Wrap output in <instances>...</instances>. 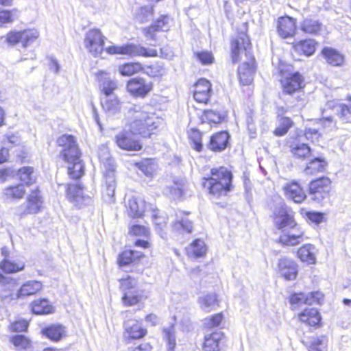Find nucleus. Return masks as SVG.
I'll return each mask as SVG.
<instances>
[{"label":"nucleus","instance_id":"nucleus-4","mask_svg":"<svg viewBox=\"0 0 351 351\" xmlns=\"http://www.w3.org/2000/svg\"><path fill=\"white\" fill-rule=\"evenodd\" d=\"M59 146L62 147L61 156L68 163V173L73 179H78L84 174V165L80 160V152L75 138L64 134L57 140Z\"/></svg>","mask_w":351,"mask_h":351},{"label":"nucleus","instance_id":"nucleus-55","mask_svg":"<svg viewBox=\"0 0 351 351\" xmlns=\"http://www.w3.org/2000/svg\"><path fill=\"white\" fill-rule=\"evenodd\" d=\"M309 298L308 294L306 295L304 293H298L292 294L290 298V302L293 308H296L300 306L303 304H308Z\"/></svg>","mask_w":351,"mask_h":351},{"label":"nucleus","instance_id":"nucleus-13","mask_svg":"<svg viewBox=\"0 0 351 351\" xmlns=\"http://www.w3.org/2000/svg\"><path fill=\"white\" fill-rule=\"evenodd\" d=\"M283 93L292 95L304 87V77L299 73H295L281 80Z\"/></svg>","mask_w":351,"mask_h":351},{"label":"nucleus","instance_id":"nucleus-35","mask_svg":"<svg viewBox=\"0 0 351 351\" xmlns=\"http://www.w3.org/2000/svg\"><path fill=\"white\" fill-rule=\"evenodd\" d=\"M301 322L309 326H316L320 322V316L317 309L314 308H306L299 315Z\"/></svg>","mask_w":351,"mask_h":351},{"label":"nucleus","instance_id":"nucleus-56","mask_svg":"<svg viewBox=\"0 0 351 351\" xmlns=\"http://www.w3.org/2000/svg\"><path fill=\"white\" fill-rule=\"evenodd\" d=\"M223 320V315L217 313L210 317L206 318L204 322V325L207 329H212L219 326Z\"/></svg>","mask_w":351,"mask_h":351},{"label":"nucleus","instance_id":"nucleus-64","mask_svg":"<svg viewBox=\"0 0 351 351\" xmlns=\"http://www.w3.org/2000/svg\"><path fill=\"white\" fill-rule=\"evenodd\" d=\"M131 233L136 236H147L149 230L143 226L135 225L131 228Z\"/></svg>","mask_w":351,"mask_h":351},{"label":"nucleus","instance_id":"nucleus-30","mask_svg":"<svg viewBox=\"0 0 351 351\" xmlns=\"http://www.w3.org/2000/svg\"><path fill=\"white\" fill-rule=\"evenodd\" d=\"M229 134L226 132L216 133L210 137L209 147L214 152H221L228 145Z\"/></svg>","mask_w":351,"mask_h":351},{"label":"nucleus","instance_id":"nucleus-19","mask_svg":"<svg viewBox=\"0 0 351 351\" xmlns=\"http://www.w3.org/2000/svg\"><path fill=\"white\" fill-rule=\"evenodd\" d=\"M170 18L163 16L154 22L150 27L144 28L143 32L148 40H156V32L158 31L167 32L169 29Z\"/></svg>","mask_w":351,"mask_h":351},{"label":"nucleus","instance_id":"nucleus-54","mask_svg":"<svg viewBox=\"0 0 351 351\" xmlns=\"http://www.w3.org/2000/svg\"><path fill=\"white\" fill-rule=\"evenodd\" d=\"M189 139L192 147L197 152H201L202 149L201 133L198 130H192L189 134Z\"/></svg>","mask_w":351,"mask_h":351},{"label":"nucleus","instance_id":"nucleus-61","mask_svg":"<svg viewBox=\"0 0 351 351\" xmlns=\"http://www.w3.org/2000/svg\"><path fill=\"white\" fill-rule=\"evenodd\" d=\"M204 119L208 122L211 123H219L221 120V116L219 113L216 112L211 110H205Z\"/></svg>","mask_w":351,"mask_h":351},{"label":"nucleus","instance_id":"nucleus-12","mask_svg":"<svg viewBox=\"0 0 351 351\" xmlns=\"http://www.w3.org/2000/svg\"><path fill=\"white\" fill-rule=\"evenodd\" d=\"M274 222L276 227L284 230L298 224L293 219V216L289 213L287 208L284 206L278 207L274 212Z\"/></svg>","mask_w":351,"mask_h":351},{"label":"nucleus","instance_id":"nucleus-2","mask_svg":"<svg viewBox=\"0 0 351 351\" xmlns=\"http://www.w3.org/2000/svg\"><path fill=\"white\" fill-rule=\"evenodd\" d=\"M106 37L98 29L88 30L84 38V45L86 50L93 56H98L104 50ZM110 55L122 54L130 56L156 57L157 51L154 49H147L138 45L127 44L122 46L112 45L105 48Z\"/></svg>","mask_w":351,"mask_h":351},{"label":"nucleus","instance_id":"nucleus-52","mask_svg":"<svg viewBox=\"0 0 351 351\" xmlns=\"http://www.w3.org/2000/svg\"><path fill=\"white\" fill-rule=\"evenodd\" d=\"M164 338L167 342L168 351H174V348L176 345V330L175 328L171 326L163 330Z\"/></svg>","mask_w":351,"mask_h":351},{"label":"nucleus","instance_id":"nucleus-42","mask_svg":"<svg viewBox=\"0 0 351 351\" xmlns=\"http://www.w3.org/2000/svg\"><path fill=\"white\" fill-rule=\"evenodd\" d=\"M98 156L99 160L104 164L106 168L104 173H107L108 171H112L114 173L113 160L110 156L108 147L106 146H102L100 147L99 149Z\"/></svg>","mask_w":351,"mask_h":351},{"label":"nucleus","instance_id":"nucleus-45","mask_svg":"<svg viewBox=\"0 0 351 351\" xmlns=\"http://www.w3.org/2000/svg\"><path fill=\"white\" fill-rule=\"evenodd\" d=\"M64 332V328L60 325H53L43 330V333L54 341H59Z\"/></svg>","mask_w":351,"mask_h":351},{"label":"nucleus","instance_id":"nucleus-26","mask_svg":"<svg viewBox=\"0 0 351 351\" xmlns=\"http://www.w3.org/2000/svg\"><path fill=\"white\" fill-rule=\"evenodd\" d=\"M42 204L43 200L40 191L38 189L32 190L27 196L26 213L32 214L38 213Z\"/></svg>","mask_w":351,"mask_h":351},{"label":"nucleus","instance_id":"nucleus-17","mask_svg":"<svg viewBox=\"0 0 351 351\" xmlns=\"http://www.w3.org/2000/svg\"><path fill=\"white\" fill-rule=\"evenodd\" d=\"M277 31L283 38L293 36L296 31L295 20L289 16L279 18L277 21Z\"/></svg>","mask_w":351,"mask_h":351},{"label":"nucleus","instance_id":"nucleus-62","mask_svg":"<svg viewBox=\"0 0 351 351\" xmlns=\"http://www.w3.org/2000/svg\"><path fill=\"white\" fill-rule=\"evenodd\" d=\"M28 322L25 320H19L11 325V330L14 332H23L27 330Z\"/></svg>","mask_w":351,"mask_h":351},{"label":"nucleus","instance_id":"nucleus-58","mask_svg":"<svg viewBox=\"0 0 351 351\" xmlns=\"http://www.w3.org/2000/svg\"><path fill=\"white\" fill-rule=\"evenodd\" d=\"M134 260V252L132 250H125L119 256L118 263L120 266H125Z\"/></svg>","mask_w":351,"mask_h":351},{"label":"nucleus","instance_id":"nucleus-3","mask_svg":"<svg viewBox=\"0 0 351 351\" xmlns=\"http://www.w3.org/2000/svg\"><path fill=\"white\" fill-rule=\"evenodd\" d=\"M250 42L248 36L242 33L236 39L232 41V59L234 63L239 60V54L245 53L247 61L242 63L238 69L240 82L243 85H249L253 81V76L255 72L254 59L248 51Z\"/></svg>","mask_w":351,"mask_h":351},{"label":"nucleus","instance_id":"nucleus-38","mask_svg":"<svg viewBox=\"0 0 351 351\" xmlns=\"http://www.w3.org/2000/svg\"><path fill=\"white\" fill-rule=\"evenodd\" d=\"M328 339L325 336H315L306 343L308 351H327Z\"/></svg>","mask_w":351,"mask_h":351},{"label":"nucleus","instance_id":"nucleus-51","mask_svg":"<svg viewBox=\"0 0 351 351\" xmlns=\"http://www.w3.org/2000/svg\"><path fill=\"white\" fill-rule=\"evenodd\" d=\"M293 125V121L289 117H282L278 121V125L274 131L276 136H281L286 134Z\"/></svg>","mask_w":351,"mask_h":351},{"label":"nucleus","instance_id":"nucleus-48","mask_svg":"<svg viewBox=\"0 0 351 351\" xmlns=\"http://www.w3.org/2000/svg\"><path fill=\"white\" fill-rule=\"evenodd\" d=\"M143 66L139 62H130L119 66V71L122 75L131 76L143 71Z\"/></svg>","mask_w":351,"mask_h":351},{"label":"nucleus","instance_id":"nucleus-15","mask_svg":"<svg viewBox=\"0 0 351 351\" xmlns=\"http://www.w3.org/2000/svg\"><path fill=\"white\" fill-rule=\"evenodd\" d=\"M66 195L68 199L79 207L88 204L91 201L89 196L83 195V189L80 185H68Z\"/></svg>","mask_w":351,"mask_h":351},{"label":"nucleus","instance_id":"nucleus-44","mask_svg":"<svg viewBox=\"0 0 351 351\" xmlns=\"http://www.w3.org/2000/svg\"><path fill=\"white\" fill-rule=\"evenodd\" d=\"M134 10L136 20L141 23L147 21L152 17L153 8L151 5L136 7Z\"/></svg>","mask_w":351,"mask_h":351},{"label":"nucleus","instance_id":"nucleus-14","mask_svg":"<svg viewBox=\"0 0 351 351\" xmlns=\"http://www.w3.org/2000/svg\"><path fill=\"white\" fill-rule=\"evenodd\" d=\"M330 189V180L325 177L312 181L309 186L310 193L314 195V199L318 201L324 199L328 194Z\"/></svg>","mask_w":351,"mask_h":351},{"label":"nucleus","instance_id":"nucleus-49","mask_svg":"<svg viewBox=\"0 0 351 351\" xmlns=\"http://www.w3.org/2000/svg\"><path fill=\"white\" fill-rule=\"evenodd\" d=\"M25 193V189L23 184L12 186L4 190V195L8 199H21Z\"/></svg>","mask_w":351,"mask_h":351},{"label":"nucleus","instance_id":"nucleus-10","mask_svg":"<svg viewBox=\"0 0 351 351\" xmlns=\"http://www.w3.org/2000/svg\"><path fill=\"white\" fill-rule=\"evenodd\" d=\"M39 36V32L36 29H27L23 32H11L7 34L8 43L14 45L21 43L25 48L34 43Z\"/></svg>","mask_w":351,"mask_h":351},{"label":"nucleus","instance_id":"nucleus-6","mask_svg":"<svg viewBox=\"0 0 351 351\" xmlns=\"http://www.w3.org/2000/svg\"><path fill=\"white\" fill-rule=\"evenodd\" d=\"M330 111L337 114L342 120L350 121L351 120V98L347 104H340L335 100L329 101L326 104V108L322 110V118L320 119L321 124L324 128H332L335 126Z\"/></svg>","mask_w":351,"mask_h":351},{"label":"nucleus","instance_id":"nucleus-63","mask_svg":"<svg viewBox=\"0 0 351 351\" xmlns=\"http://www.w3.org/2000/svg\"><path fill=\"white\" fill-rule=\"evenodd\" d=\"M304 136L306 139L311 140L313 142L318 141L320 136V133L317 129L307 128L305 130Z\"/></svg>","mask_w":351,"mask_h":351},{"label":"nucleus","instance_id":"nucleus-22","mask_svg":"<svg viewBox=\"0 0 351 351\" xmlns=\"http://www.w3.org/2000/svg\"><path fill=\"white\" fill-rule=\"evenodd\" d=\"M172 228L179 233L192 232L193 223L189 218V213L182 211L178 213L176 221L172 224Z\"/></svg>","mask_w":351,"mask_h":351},{"label":"nucleus","instance_id":"nucleus-9","mask_svg":"<svg viewBox=\"0 0 351 351\" xmlns=\"http://www.w3.org/2000/svg\"><path fill=\"white\" fill-rule=\"evenodd\" d=\"M0 285L3 287L1 292V298L5 301L19 300V282L16 278L5 277L0 272Z\"/></svg>","mask_w":351,"mask_h":351},{"label":"nucleus","instance_id":"nucleus-16","mask_svg":"<svg viewBox=\"0 0 351 351\" xmlns=\"http://www.w3.org/2000/svg\"><path fill=\"white\" fill-rule=\"evenodd\" d=\"M104 176L105 182L102 186V198L106 202L110 204L115 200L116 180L114 173L112 171L104 173Z\"/></svg>","mask_w":351,"mask_h":351},{"label":"nucleus","instance_id":"nucleus-18","mask_svg":"<svg viewBox=\"0 0 351 351\" xmlns=\"http://www.w3.org/2000/svg\"><path fill=\"white\" fill-rule=\"evenodd\" d=\"M100 99L102 110L107 115L112 116L121 112L122 104L116 95L101 96Z\"/></svg>","mask_w":351,"mask_h":351},{"label":"nucleus","instance_id":"nucleus-21","mask_svg":"<svg viewBox=\"0 0 351 351\" xmlns=\"http://www.w3.org/2000/svg\"><path fill=\"white\" fill-rule=\"evenodd\" d=\"M211 84L206 79L199 80L195 85L193 97L199 103L206 104L209 99Z\"/></svg>","mask_w":351,"mask_h":351},{"label":"nucleus","instance_id":"nucleus-5","mask_svg":"<svg viewBox=\"0 0 351 351\" xmlns=\"http://www.w3.org/2000/svg\"><path fill=\"white\" fill-rule=\"evenodd\" d=\"M205 180L204 186L214 195H225L230 191L232 174L226 167L211 169V176Z\"/></svg>","mask_w":351,"mask_h":351},{"label":"nucleus","instance_id":"nucleus-23","mask_svg":"<svg viewBox=\"0 0 351 351\" xmlns=\"http://www.w3.org/2000/svg\"><path fill=\"white\" fill-rule=\"evenodd\" d=\"M278 269L280 274L287 280H294L297 276V265L291 259L284 257L280 259Z\"/></svg>","mask_w":351,"mask_h":351},{"label":"nucleus","instance_id":"nucleus-50","mask_svg":"<svg viewBox=\"0 0 351 351\" xmlns=\"http://www.w3.org/2000/svg\"><path fill=\"white\" fill-rule=\"evenodd\" d=\"M138 165L141 171L147 176H152L157 167L155 161L151 158H146Z\"/></svg>","mask_w":351,"mask_h":351},{"label":"nucleus","instance_id":"nucleus-60","mask_svg":"<svg viewBox=\"0 0 351 351\" xmlns=\"http://www.w3.org/2000/svg\"><path fill=\"white\" fill-rule=\"evenodd\" d=\"M16 10L12 11L1 10L0 11V23H11L14 21V16L16 14Z\"/></svg>","mask_w":351,"mask_h":351},{"label":"nucleus","instance_id":"nucleus-27","mask_svg":"<svg viewBox=\"0 0 351 351\" xmlns=\"http://www.w3.org/2000/svg\"><path fill=\"white\" fill-rule=\"evenodd\" d=\"M223 337V333L215 330L210 333H206L204 337V349L205 351H219V342Z\"/></svg>","mask_w":351,"mask_h":351},{"label":"nucleus","instance_id":"nucleus-25","mask_svg":"<svg viewBox=\"0 0 351 351\" xmlns=\"http://www.w3.org/2000/svg\"><path fill=\"white\" fill-rule=\"evenodd\" d=\"M147 334V330L136 320H130L125 323V337L136 339L143 337Z\"/></svg>","mask_w":351,"mask_h":351},{"label":"nucleus","instance_id":"nucleus-1","mask_svg":"<svg viewBox=\"0 0 351 351\" xmlns=\"http://www.w3.org/2000/svg\"><path fill=\"white\" fill-rule=\"evenodd\" d=\"M130 112H132V121L130 123V130H123L116 136L117 145L125 150L138 151L142 145L137 139L136 134L149 135L150 132L162 124V119L155 116L154 113L148 112L145 107L134 106Z\"/></svg>","mask_w":351,"mask_h":351},{"label":"nucleus","instance_id":"nucleus-47","mask_svg":"<svg viewBox=\"0 0 351 351\" xmlns=\"http://www.w3.org/2000/svg\"><path fill=\"white\" fill-rule=\"evenodd\" d=\"M13 343L18 351H29L32 348L31 341L23 335H15L11 338Z\"/></svg>","mask_w":351,"mask_h":351},{"label":"nucleus","instance_id":"nucleus-20","mask_svg":"<svg viewBox=\"0 0 351 351\" xmlns=\"http://www.w3.org/2000/svg\"><path fill=\"white\" fill-rule=\"evenodd\" d=\"M283 191L285 196L295 203H301L306 197V195L303 189L295 181L287 183L283 186Z\"/></svg>","mask_w":351,"mask_h":351},{"label":"nucleus","instance_id":"nucleus-43","mask_svg":"<svg viewBox=\"0 0 351 351\" xmlns=\"http://www.w3.org/2000/svg\"><path fill=\"white\" fill-rule=\"evenodd\" d=\"M18 176L22 182L28 186L35 182L36 173L32 167H24L18 171Z\"/></svg>","mask_w":351,"mask_h":351},{"label":"nucleus","instance_id":"nucleus-31","mask_svg":"<svg viewBox=\"0 0 351 351\" xmlns=\"http://www.w3.org/2000/svg\"><path fill=\"white\" fill-rule=\"evenodd\" d=\"M145 211V203L141 198L132 197L128 203V212L132 217H140Z\"/></svg>","mask_w":351,"mask_h":351},{"label":"nucleus","instance_id":"nucleus-8","mask_svg":"<svg viewBox=\"0 0 351 351\" xmlns=\"http://www.w3.org/2000/svg\"><path fill=\"white\" fill-rule=\"evenodd\" d=\"M120 289L124 292L122 298L123 303L125 306H133L138 304L142 299V296L138 291L132 290L135 289L137 281L135 278L128 276L125 278L119 280Z\"/></svg>","mask_w":351,"mask_h":351},{"label":"nucleus","instance_id":"nucleus-46","mask_svg":"<svg viewBox=\"0 0 351 351\" xmlns=\"http://www.w3.org/2000/svg\"><path fill=\"white\" fill-rule=\"evenodd\" d=\"M301 29L306 34H317L322 29V25L317 20L306 19L301 24Z\"/></svg>","mask_w":351,"mask_h":351},{"label":"nucleus","instance_id":"nucleus-41","mask_svg":"<svg viewBox=\"0 0 351 351\" xmlns=\"http://www.w3.org/2000/svg\"><path fill=\"white\" fill-rule=\"evenodd\" d=\"M25 263L23 262L14 263L8 259L3 260L0 263V272L3 271L6 274L16 273L23 270Z\"/></svg>","mask_w":351,"mask_h":351},{"label":"nucleus","instance_id":"nucleus-36","mask_svg":"<svg viewBox=\"0 0 351 351\" xmlns=\"http://www.w3.org/2000/svg\"><path fill=\"white\" fill-rule=\"evenodd\" d=\"M200 308L206 312H210L218 306L217 295L214 293L201 296L198 300Z\"/></svg>","mask_w":351,"mask_h":351},{"label":"nucleus","instance_id":"nucleus-11","mask_svg":"<svg viewBox=\"0 0 351 351\" xmlns=\"http://www.w3.org/2000/svg\"><path fill=\"white\" fill-rule=\"evenodd\" d=\"M153 84L142 77H134L127 84L128 91L135 97H145L152 90Z\"/></svg>","mask_w":351,"mask_h":351},{"label":"nucleus","instance_id":"nucleus-33","mask_svg":"<svg viewBox=\"0 0 351 351\" xmlns=\"http://www.w3.org/2000/svg\"><path fill=\"white\" fill-rule=\"evenodd\" d=\"M327 162L324 158H315L308 162L304 173L308 176L315 175L317 173L324 171Z\"/></svg>","mask_w":351,"mask_h":351},{"label":"nucleus","instance_id":"nucleus-53","mask_svg":"<svg viewBox=\"0 0 351 351\" xmlns=\"http://www.w3.org/2000/svg\"><path fill=\"white\" fill-rule=\"evenodd\" d=\"M143 71L151 77H161L166 74V69L162 65L154 64L143 67Z\"/></svg>","mask_w":351,"mask_h":351},{"label":"nucleus","instance_id":"nucleus-34","mask_svg":"<svg viewBox=\"0 0 351 351\" xmlns=\"http://www.w3.org/2000/svg\"><path fill=\"white\" fill-rule=\"evenodd\" d=\"M316 42L313 39L301 40L294 45L295 51L306 56H312L316 48Z\"/></svg>","mask_w":351,"mask_h":351},{"label":"nucleus","instance_id":"nucleus-32","mask_svg":"<svg viewBox=\"0 0 351 351\" xmlns=\"http://www.w3.org/2000/svg\"><path fill=\"white\" fill-rule=\"evenodd\" d=\"M316 248L311 244H305L298 251V256L302 262L314 264L316 262Z\"/></svg>","mask_w":351,"mask_h":351},{"label":"nucleus","instance_id":"nucleus-40","mask_svg":"<svg viewBox=\"0 0 351 351\" xmlns=\"http://www.w3.org/2000/svg\"><path fill=\"white\" fill-rule=\"evenodd\" d=\"M186 252L189 256L200 257L206 254V247L202 240L196 239L186 248Z\"/></svg>","mask_w":351,"mask_h":351},{"label":"nucleus","instance_id":"nucleus-37","mask_svg":"<svg viewBox=\"0 0 351 351\" xmlns=\"http://www.w3.org/2000/svg\"><path fill=\"white\" fill-rule=\"evenodd\" d=\"M32 311L37 315L49 314L53 311V307L46 299L34 300L31 304Z\"/></svg>","mask_w":351,"mask_h":351},{"label":"nucleus","instance_id":"nucleus-28","mask_svg":"<svg viewBox=\"0 0 351 351\" xmlns=\"http://www.w3.org/2000/svg\"><path fill=\"white\" fill-rule=\"evenodd\" d=\"M99 90L101 96L115 95L114 90L117 88V82L112 80L106 73H101L99 77Z\"/></svg>","mask_w":351,"mask_h":351},{"label":"nucleus","instance_id":"nucleus-7","mask_svg":"<svg viewBox=\"0 0 351 351\" xmlns=\"http://www.w3.org/2000/svg\"><path fill=\"white\" fill-rule=\"evenodd\" d=\"M308 239L305 231L298 224L284 229L279 237V243L284 246H297Z\"/></svg>","mask_w":351,"mask_h":351},{"label":"nucleus","instance_id":"nucleus-29","mask_svg":"<svg viewBox=\"0 0 351 351\" xmlns=\"http://www.w3.org/2000/svg\"><path fill=\"white\" fill-rule=\"evenodd\" d=\"M289 147L292 155L296 158L304 160L311 156V150L309 146L297 139L290 143Z\"/></svg>","mask_w":351,"mask_h":351},{"label":"nucleus","instance_id":"nucleus-24","mask_svg":"<svg viewBox=\"0 0 351 351\" xmlns=\"http://www.w3.org/2000/svg\"><path fill=\"white\" fill-rule=\"evenodd\" d=\"M43 289V284L38 280H29L25 282L19 288V300L25 299L34 295L40 292Z\"/></svg>","mask_w":351,"mask_h":351},{"label":"nucleus","instance_id":"nucleus-39","mask_svg":"<svg viewBox=\"0 0 351 351\" xmlns=\"http://www.w3.org/2000/svg\"><path fill=\"white\" fill-rule=\"evenodd\" d=\"M322 54L326 61L333 66H340L344 61V57L336 50L326 47L322 50Z\"/></svg>","mask_w":351,"mask_h":351},{"label":"nucleus","instance_id":"nucleus-59","mask_svg":"<svg viewBox=\"0 0 351 351\" xmlns=\"http://www.w3.org/2000/svg\"><path fill=\"white\" fill-rule=\"evenodd\" d=\"M195 56L202 64H212L214 60V57L212 53L207 51L195 53Z\"/></svg>","mask_w":351,"mask_h":351},{"label":"nucleus","instance_id":"nucleus-57","mask_svg":"<svg viewBox=\"0 0 351 351\" xmlns=\"http://www.w3.org/2000/svg\"><path fill=\"white\" fill-rule=\"evenodd\" d=\"M184 182L182 180H179L173 182V185L170 187V194L174 198H179L182 196Z\"/></svg>","mask_w":351,"mask_h":351}]
</instances>
